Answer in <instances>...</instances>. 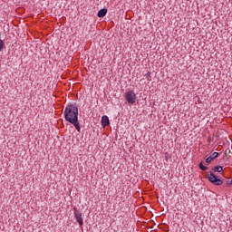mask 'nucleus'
I'll list each match as a JSON object with an SVG mask.
<instances>
[{
  "mask_svg": "<svg viewBox=\"0 0 232 232\" xmlns=\"http://www.w3.org/2000/svg\"><path fill=\"white\" fill-rule=\"evenodd\" d=\"M63 115L65 121L73 124L75 130L81 132V125L79 124V108L73 104H69L65 107Z\"/></svg>",
  "mask_w": 232,
  "mask_h": 232,
  "instance_id": "1",
  "label": "nucleus"
},
{
  "mask_svg": "<svg viewBox=\"0 0 232 232\" xmlns=\"http://www.w3.org/2000/svg\"><path fill=\"white\" fill-rule=\"evenodd\" d=\"M125 99L129 104H135L137 102V94L133 91H129L125 93Z\"/></svg>",
  "mask_w": 232,
  "mask_h": 232,
  "instance_id": "2",
  "label": "nucleus"
},
{
  "mask_svg": "<svg viewBox=\"0 0 232 232\" xmlns=\"http://www.w3.org/2000/svg\"><path fill=\"white\" fill-rule=\"evenodd\" d=\"M209 182H212V184H215V186H222L223 182L220 179L217 178L213 172H210V174L208 177Z\"/></svg>",
  "mask_w": 232,
  "mask_h": 232,
  "instance_id": "3",
  "label": "nucleus"
},
{
  "mask_svg": "<svg viewBox=\"0 0 232 232\" xmlns=\"http://www.w3.org/2000/svg\"><path fill=\"white\" fill-rule=\"evenodd\" d=\"M74 218L78 222L79 226H83L84 220L82 219V213L79 210H74Z\"/></svg>",
  "mask_w": 232,
  "mask_h": 232,
  "instance_id": "4",
  "label": "nucleus"
},
{
  "mask_svg": "<svg viewBox=\"0 0 232 232\" xmlns=\"http://www.w3.org/2000/svg\"><path fill=\"white\" fill-rule=\"evenodd\" d=\"M110 125V118L108 116H102V126L103 128H106V126Z\"/></svg>",
  "mask_w": 232,
  "mask_h": 232,
  "instance_id": "5",
  "label": "nucleus"
},
{
  "mask_svg": "<svg viewBox=\"0 0 232 232\" xmlns=\"http://www.w3.org/2000/svg\"><path fill=\"white\" fill-rule=\"evenodd\" d=\"M106 14H108V9L103 8V9H101V10L98 12L97 15H98L99 17H105V16H106Z\"/></svg>",
  "mask_w": 232,
  "mask_h": 232,
  "instance_id": "6",
  "label": "nucleus"
},
{
  "mask_svg": "<svg viewBox=\"0 0 232 232\" xmlns=\"http://www.w3.org/2000/svg\"><path fill=\"white\" fill-rule=\"evenodd\" d=\"M222 169H223L222 166H216L214 168V171H216L218 173H221Z\"/></svg>",
  "mask_w": 232,
  "mask_h": 232,
  "instance_id": "7",
  "label": "nucleus"
},
{
  "mask_svg": "<svg viewBox=\"0 0 232 232\" xmlns=\"http://www.w3.org/2000/svg\"><path fill=\"white\" fill-rule=\"evenodd\" d=\"M199 169H201L202 171H206L208 170V167L204 166L202 163H199Z\"/></svg>",
  "mask_w": 232,
  "mask_h": 232,
  "instance_id": "8",
  "label": "nucleus"
},
{
  "mask_svg": "<svg viewBox=\"0 0 232 232\" xmlns=\"http://www.w3.org/2000/svg\"><path fill=\"white\" fill-rule=\"evenodd\" d=\"M217 157H218V152H214L210 158L214 160V159H217Z\"/></svg>",
  "mask_w": 232,
  "mask_h": 232,
  "instance_id": "9",
  "label": "nucleus"
},
{
  "mask_svg": "<svg viewBox=\"0 0 232 232\" xmlns=\"http://www.w3.org/2000/svg\"><path fill=\"white\" fill-rule=\"evenodd\" d=\"M151 76V72H148L146 74H145V77L146 79H148V81H150V77Z\"/></svg>",
  "mask_w": 232,
  "mask_h": 232,
  "instance_id": "10",
  "label": "nucleus"
},
{
  "mask_svg": "<svg viewBox=\"0 0 232 232\" xmlns=\"http://www.w3.org/2000/svg\"><path fill=\"white\" fill-rule=\"evenodd\" d=\"M211 160H213V158H211L210 156L208 158H207L206 159L207 164H209V162H211Z\"/></svg>",
  "mask_w": 232,
  "mask_h": 232,
  "instance_id": "11",
  "label": "nucleus"
},
{
  "mask_svg": "<svg viewBox=\"0 0 232 232\" xmlns=\"http://www.w3.org/2000/svg\"><path fill=\"white\" fill-rule=\"evenodd\" d=\"M0 37H1V33H0Z\"/></svg>",
  "mask_w": 232,
  "mask_h": 232,
  "instance_id": "12",
  "label": "nucleus"
}]
</instances>
